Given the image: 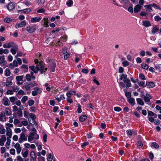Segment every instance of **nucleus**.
I'll use <instances>...</instances> for the list:
<instances>
[{
  "label": "nucleus",
  "instance_id": "nucleus-50",
  "mask_svg": "<svg viewBox=\"0 0 161 161\" xmlns=\"http://www.w3.org/2000/svg\"><path fill=\"white\" fill-rule=\"evenodd\" d=\"M28 97L27 96H24L21 99V102L24 103H25L27 100Z\"/></svg>",
  "mask_w": 161,
  "mask_h": 161
},
{
  "label": "nucleus",
  "instance_id": "nucleus-63",
  "mask_svg": "<svg viewBox=\"0 0 161 161\" xmlns=\"http://www.w3.org/2000/svg\"><path fill=\"white\" fill-rule=\"evenodd\" d=\"M93 81L94 83H96L97 84V85H99L100 84H99V82L98 81V80H97L96 79V77L95 76H94L93 77Z\"/></svg>",
  "mask_w": 161,
  "mask_h": 161
},
{
  "label": "nucleus",
  "instance_id": "nucleus-2",
  "mask_svg": "<svg viewBox=\"0 0 161 161\" xmlns=\"http://www.w3.org/2000/svg\"><path fill=\"white\" fill-rule=\"evenodd\" d=\"M119 77L120 80H123L124 82L126 83V86L127 88L131 86V84L130 82V80L127 78V75H126L122 74L119 75Z\"/></svg>",
  "mask_w": 161,
  "mask_h": 161
},
{
  "label": "nucleus",
  "instance_id": "nucleus-26",
  "mask_svg": "<svg viewBox=\"0 0 161 161\" xmlns=\"http://www.w3.org/2000/svg\"><path fill=\"white\" fill-rule=\"evenodd\" d=\"M9 53V51L7 49H3L2 48L0 49V54H2L3 53L7 54Z\"/></svg>",
  "mask_w": 161,
  "mask_h": 161
},
{
  "label": "nucleus",
  "instance_id": "nucleus-14",
  "mask_svg": "<svg viewBox=\"0 0 161 161\" xmlns=\"http://www.w3.org/2000/svg\"><path fill=\"white\" fill-rule=\"evenodd\" d=\"M152 97L148 93H146L144 96V100L146 103H149L150 102V99H152Z\"/></svg>",
  "mask_w": 161,
  "mask_h": 161
},
{
  "label": "nucleus",
  "instance_id": "nucleus-55",
  "mask_svg": "<svg viewBox=\"0 0 161 161\" xmlns=\"http://www.w3.org/2000/svg\"><path fill=\"white\" fill-rule=\"evenodd\" d=\"M21 11L24 13H27L30 12L31 11V9L30 8H28L21 10Z\"/></svg>",
  "mask_w": 161,
  "mask_h": 161
},
{
  "label": "nucleus",
  "instance_id": "nucleus-46",
  "mask_svg": "<svg viewBox=\"0 0 161 161\" xmlns=\"http://www.w3.org/2000/svg\"><path fill=\"white\" fill-rule=\"evenodd\" d=\"M22 154L23 157L25 158H26L27 157L28 155V151L27 150L24 153L22 152Z\"/></svg>",
  "mask_w": 161,
  "mask_h": 161
},
{
  "label": "nucleus",
  "instance_id": "nucleus-53",
  "mask_svg": "<svg viewBox=\"0 0 161 161\" xmlns=\"http://www.w3.org/2000/svg\"><path fill=\"white\" fill-rule=\"evenodd\" d=\"M64 54V59L65 60L67 59L70 56V54L68 52H67L66 53H65Z\"/></svg>",
  "mask_w": 161,
  "mask_h": 161
},
{
  "label": "nucleus",
  "instance_id": "nucleus-42",
  "mask_svg": "<svg viewBox=\"0 0 161 161\" xmlns=\"http://www.w3.org/2000/svg\"><path fill=\"white\" fill-rule=\"evenodd\" d=\"M158 31V29L156 27H154L152 28V34H154Z\"/></svg>",
  "mask_w": 161,
  "mask_h": 161
},
{
  "label": "nucleus",
  "instance_id": "nucleus-41",
  "mask_svg": "<svg viewBox=\"0 0 161 161\" xmlns=\"http://www.w3.org/2000/svg\"><path fill=\"white\" fill-rule=\"evenodd\" d=\"M128 102L132 104L133 105L135 104V99L133 98H131L129 99Z\"/></svg>",
  "mask_w": 161,
  "mask_h": 161
},
{
  "label": "nucleus",
  "instance_id": "nucleus-24",
  "mask_svg": "<svg viewBox=\"0 0 161 161\" xmlns=\"http://www.w3.org/2000/svg\"><path fill=\"white\" fill-rule=\"evenodd\" d=\"M155 84L153 82H147L146 86H147L148 88H152L154 87Z\"/></svg>",
  "mask_w": 161,
  "mask_h": 161
},
{
  "label": "nucleus",
  "instance_id": "nucleus-60",
  "mask_svg": "<svg viewBox=\"0 0 161 161\" xmlns=\"http://www.w3.org/2000/svg\"><path fill=\"white\" fill-rule=\"evenodd\" d=\"M122 64L125 67L129 65V63L127 61H125L123 62Z\"/></svg>",
  "mask_w": 161,
  "mask_h": 161
},
{
  "label": "nucleus",
  "instance_id": "nucleus-51",
  "mask_svg": "<svg viewBox=\"0 0 161 161\" xmlns=\"http://www.w3.org/2000/svg\"><path fill=\"white\" fill-rule=\"evenodd\" d=\"M31 19V20H40L41 19V18L40 17H35L33 18H31V17H28V19Z\"/></svg>",
  "mask_w": 161,
  "mask_h": 161
},
{
  "label": "nucleus",
  "instance_id": "nucleus-54",
  "mask_svg": "<svg viewBox=\"0 0 161 161\" xmlns=\"http://www.w3.org/2000/svg\"><path fill=\"white\" fill-rule=\"evenodd\" d=\"M139 77V78L141 79L142 80H145L146 79V78L144 75L142 73L140 74Z\"/></svg>",
  "mask_w": 161,
  "mask_h": 161
},
{
  "label": "nucleus",
  "instance_id": "nucleus-34",
  "mask_svg": "<svg viewBox=\"0 0 161 161\" xmlns=\"http://www.w3.org/2000/svg\"><path fill=\"white\" fill-rule=\"evenodd\" d=\"M6 135L7 136H9V138H11L12 135V132L11 129L8 130H7Z\"/></svg>",
  "mask_w": 161,
  "mask_h": 161
},
{
  "label": "nucleus",
  "instance_id": "nucleus-33",
  "mask_svg": "<svg viewBox=\"0 0 161 161\" xmlns=\"http://www.w3.org/2000/svg\"><path fill=\"white\" fill-rule=\"evenodd\" d=\"M29 115L31 117V118L32 119V121H33V124H35V119H36V117L35 115L32 113H30Z\"/></svg>",
  "mask_w": 161,
  "mask_h": 161
},
{
  "label": "nucleus",
  "instance_id": "nucleus-30",
  "mask_svg": "<svg viewBox=\"0 0 161 161\" xmlns=\"http://www.w3.org/2000/svg\"><path fill=\"white\" fill-rule=\"evenodd\" d=\"M87 118V117L85 115H82L80 117L79 119L81 122H84Z\"/></svg>",
  "mask_w": 161,
  "mask_h": 161
},
{
  "label": "nucleus",
  "instance_id": "nucleus-18",
  "mask_svg": "<svg viewBox=\"0 0 161 161\" xmlns=\"http://www.w3.org/2000/svg\"><path fill=\"white\" fill-rule=\"evenodd\" d=\"M26 24V23L25 21H22L20 23L17 24L15 25V28H18L19 27H22L25 26Z\"/></svg>",
  "mask_w": 161,
  "mask_h": 161
},
{
  "label": "nucleus",
  "instance_id": "nucleus-21",
  "mask_svg": "<svg viewBox=\"0 0 161 161\" xmlns=\"http://www.w3.org/2000/svg\"><path fill=\"white\" fill-rule=\"evenodd\" d=\"M25 78L28 81H30L31 80V79L35 80V76H31L30 74H27L25 76Z\"/></svg>",
  "mask_w": 161,
  "mask_h": 161
},
{
  "label": "nucleus",
  "instance_id": "nucleus-11",
  "mask_svg": "<svg viewBox=\"0 0 161 161\" xmlns=\"http://www.w3.org/2000/svg\"><path fill=\"white\" fill-rule=\"evenodd\" d=\"M31 88V86H30L28 82L25 83L24 85L22 86V89L25 90L27 91H30Z\"/></svg>",
  "mask_w": 161,
  "mask_h": 161
},
{
  "label": "nucleus",
  "instance_id": "nucleus-61",
  "mask_svg": "<svg viewBox=\"0 0 161 161\" xmlns=\"http://www.w3.org/2000/svg\"><path fill=\"white\" fill-rule=\"evenodd\" d=\"M89 144V143L88 142H85L83 143L81 145V146L82 148H84L86 146L88 145Z\"/></svg>",
  "mask_w": 161,
  "mask_h": 161
},
{
  "label": "nucleus",
  "instance_id": "nucleus-1",
  "mask_svg": "<svg viewBox=\"0 0 161 161\" xmlns=\"http://www.w3.org/2000/svg\"><path fill=\"white\" fill-rule=\"evenodd\" d=\"M119 77L120 80H123L124 82L126 83V86L127 88L131 86V84L130 82V80L127 78V75H126L122 74L119 75Z\"/></svg>",
  "mask_w": 161,
  "mask_h": 161
},
{
  "label": "nucleus",
  "instance_id": "nucleus-59",
  "mask_svg": "<svg viewBox=\"0 0 161 161\" xmlns=\"http://www.w3.org/2000/svg\"><path fill=\"white\" fill-rule=\"evenodd\" d=\"M125 95L127 98H129L131 97V94L129 92H125Z\"/></svg>",
  "mask_w": 161,
  "mask_h": 161
},
{
  "label": "nucleus",
  "instance_id": "nucleus-15",
  "mask_svg": "<svg viewBox=\"0 0 161 161\" xmlns=\"http://www.w3.org/2000/svg\"><path fill=\"white\" fill-rule=\"evenodd\" d=\"M29 68L35 73H37L39 70V66L38 64L36 67L33 66H31L29 67Z\"/></svg>",
  "mask_w": 161,
  "mask_h": 161
},
{
  "label": "nucleus",
  "instance_id": "nucleus-48",
  "mask_svg": "<svg viewBox=\"0 0 161 161\" xmlns=\"http://www.w3.org/2000/svg\"><path fill=\"white\" fill-rule=\"evenodd\" d=\"M29 83L30 84V86H31V87L37 86V84L35 81H33L32 82H30Z\"/></svg>",
  "mask_w": 161,
  "mask_h": 161
},
{
  "label": "nucleus",
  "instance_id": "nucleus-8",
  "mask_svg": "<svg viewBox=\"0 0 161 161\" xmlns=\"http://www.w3.org/2000/svg\"><path fill=\"white\" fill-rule=\"evenodd\" d=\"M7 62L5 60L4 56H0V64L1 66H5Z\"/></svg>",
  "mask_w": 161,
  "mask_h": 161
},
{
  "label": "nucleus",
  "instance_id": "nucleus-20",
  "mask_svg": "<svg viewBox=\"0 0 161 161\" xmlns=\"http://www.w3.org/2000/svg\"><path fill=\"white\" fill-rule=\"evenodd\" d=\"M18 47L17 46L15 45L14 47H13L10 50V51L12 53V54L13 55H14L16 53V52L18 51Z\"/></svg>",
  "mask_w": 161,
  "mask_h": 161
},
{
  "label": "nucleus",
  "instance_id": "nucleus-49",
  "mask_svg": "<svg viewBox=\"0 0 161 161\" xmlns=\"http://www.w3.org/2000/svg\"><path fill=\"white\" fill-rule=\"evenodd\" d=\"M53 155L52 154L50 153L49 154L48 157L47 158V160L48 161H52L53 159Z\"/></svg>",
  "mask_w": 161,
  "mask_h": 161
},
{
  "label": "nucleus",
  "instance_id": "nucleus-39",
  "mask_svg": "<svg viewBox=\"0 0 161 161\" xmlns=\"http://www.w3.org/2000/svg\"><path fill=\"white\" fill-rule=\"evenodd\" d=\"M151 146V147H153L155 149H157L159 147L158 144L155 142H152Z\"/></svg>",
  "mask_w": 161,
  "mask_h": 161
},
{
  "label": "nucleus",
  "instance_id": "nucleus-52",
  "mask_svg": "<svg viewBox=\"0 0 161 161\" xmlns=\"http://www.w3.org/2000/svg\"><path fill=\"white\" fill-rule=\"evenodd\" d=\"M137 146L139 148H141L143 146V144L142 142L139 141H138Z\"/></svg>",
  "mask_w": 161,
  "mask_h": 161
},
{
  "label": "nucleus",
  "instance_id": "nucleus-37",
  "mask_svg": "<svg viewBox=\"0 0 161 161\" xmlns=\"http://www.w3.org/2000/svg\"><path fill=\"white\" fill-rule=\"evenodd\" d=\"M67 38V35H65L63 37H61L60 40L58 42V43L60 42V40L63 41L64 42L66 41Z\"/></svg>",
  "mask_w": 161,
  "mask_h": 161
},
{
  "label": "nucleus",
  "instance_id": "nucleus-32",
  "mask_svg": "<svg viewBox=\"0 0 161 161\" xmlns=\"http://www.w3.org/2000/svg\"><path fill=\"white\" fill-rule=\"evenodd\" d=\"M155 68L159 72H161V64H157L155 66Z\"/></svg>",
  "mask_w": 161,
  "mask_h": 161
},
{
  "label": "nucleus",
  "instance_id": "nucleus-57",
  "mask_svg": "<svg viewBox=\"0 0 161 161\" xmlns=\"http://www.w3.org/2000/svg\"><path fill=\"white\" fill-rule=\"evenodd\" d=\"M34 139H35L31 135H30L28 137V141L29 142L32 141Z\"/></svg>",
  "mask_w": 161,
  "mask_h": 161
},
{
  "label": "nucleus",
  "instance_id": "nucleus-4",
  "mask_svg": "<svg viewBox=\"0 0 161 161\" xmlns=\"http://www.w3.org/2000/svg\"><path fill=\"white\" fill-rule=\"evenodd\" d=\"M39 70L40 71L41 74H43L44 72H45L47 70V68H45V66L42 62L41 61L39 63Z\"/></svg>",
  "mask_w": 161,
  "mask_h": 161
},
{
  "label": "nucleus",
  "instance_id": "nucleus-3",
  "mask_svg": "<svg viewBox=\"0 0 161 161\" xmlns=\"http://www.w3.org/2000/svg\"><path fill=\"white\" fill-rule=\"evenodd\" d=\"M42 92V89L38 87H35L34 88V91L32 92V95L33 96H36L38 94H40Z\"/></svg>",
  "mask_w": 161,
  "mask_h": 161
},
{
  "label": "nucleus",
  "instance_id": "nucleus-47",
  "mask_svg": "<svg viewBox=\"0 0 161 161\" xmlns=\"http://www.w3.org/2000/svg\"><path fill=\"white\" fill-rule=\"evenodd\" d=\"M43 138L44 142H46L47 141V136L45 133H43Z\"/></svg>",
  "mask_w": 161,
  "mask_h": 161
},
{
  "label": "nucleus",
  "instance_id": "nucleus-29",
  "mask_svg": "<svg viewBox=\"0 0 161 161\" xmlns=\"http://www.w3.org/2000/svg\"><path fill=\"white\" fill-rule=\"evenodd\" d=\"M35 29L33 27H28L26 28V30L29 33H32L35 31Z\"/></svg>",
  "mask_w": 161,
  "mask_h": 161
},
{
  "label": "nucleus",
  "instance_id": "nucleus-58",
  "mask_svg": "<svg viewBox=\"0 0 161 161\" xmlns=\"http://www.w3.org/2000/svg\"><path fill=\"white\" fill-rule=\"evenodd\" d=\"M34 102L33 100H31L28 101V105L30 106H31L34 104Z\"/></svg>",
  "mask_w": 161,
  "mask_h": 161
},
{
  "label": "nucleus",
  "instance_id": "nucleus-31",
  "mask_svg": "<svg viewBox=\"0 0 161 161\" xmlns=\"http://www.w3.org/2000/svg\"><path fill=\"white\" fill-rule=\"evenodd\" d=\"M136 101L137 103L141 105H143L144 104V103L142 100L140 98L136 99Z\"/></svg>",
  "mask_w": 161,
  "mask_h": 161
},
{
  "label": "nucleus",
  "instance_id": "nucleus-64",
  "mask_svg": "<svg viewBox=\"0 0 161 161\" xmlns=\"http://www.w3.org/2000/svg\"><path fill=\"white\" fill-rule=\"evenodd\" d=\"M48 85H49V84L48 83H46L45 84V86L46 87V89L48 91H50L51 90V88L50 87L48 86Z\"/></svg>",
  "mask_w": 161,
  "mask_h": 161
},
{
  "label": "nucleus",
  "instance_id": "nucleus-17",
  "mask_svg": "<svg viewBox=\"0 0 161 161\" xmlns=\"http://www.w3.org/2000/svg\"><path fill=\"white\" fill-rule=\"evenodd\" d=\"M60 18V17L59 16H56L55 17H52V18L46 16L44 18L43 20H48L49 19H50V20H55V19H58Z\"/></svg>",
  "mask_w": 161,
  "mask_h": 161
},
{
  "label": "nucleus",
  "instance_id": "nucleus-45",
  "mask_svg": "<svg viewBox=\"0 0 161 161\" xmlns=\"http://www.w3.org/2000/svg\"><path fill=\"white\" fill-rule=\"evenodd\" d=\"M10 70L9 69H6L5 70V75L6 76H8L10 75Z\"/></svg>",
  "mask_w": 161,
  "mask_h": 161
},
{
  "label": "nucleus",
  "instance_id": "nucleus-56",
  "mask_svg": "<svg viewBox=\"0 0 161 161\" xmlns=\"http://www.w3.org/2000/svg\"><path fill=\"white\" fill-rule=\"evenodd\" d=\"M23 3L27 6H29L31 5L30 2L28 0L25 1Z\"/></svg>",
  "mask_w": 161,
  "mask_h": 161
},
{
  "label": "nucleus",
  "instance_id": "nucleus-25",
  "mask_svg": "<svg viewBox=\"0 0 161 161\" xmlns=\"http://www.w3.org/2000/svg\"><path fill=\"white\" fill-rule=\"evenodd\" d=\"M141 8V6L139 5H136L134 8V12L135 13H137L140 10Z\"/></svg>",
  "mask_w": 161,
  "mask_h": 161
},
{
  "label": "nucleus",
  "instance_id": "nucleus-7",
  "mask_svg": "<svg viewBox=\"0 0 161 161\" xmlns=\"http://www.w3.org/2000/svg\"><path fill=\"white\" fill-rule=\"evenodd\" d=\"M48 67L50 69L52 72L54 71V69L56 67V64L54 60H52V61L49 65Z\"/></svg>",
  "mask_w": 161,
  "mask_h": 161
},
{
  "label": "nucleus",
  "instance_id": "nucleus-12",
  "mask_svg": "<svg viewBox=\"0 0 161 161\" xmlns=\"http://www.w3.org/2000/svg\"><path fill=\"white\" fill-rule=\"evenodd\" d=\"M16 44L13 42H9L8 43L4 44L3 46L4 48H9L10 47H14Z\"/></svg>",
  "mask_w": 161,
  "mask_h": 161
},
{
  "label": "nucleus",
  "instance_id": "nucleus-36",
  "mask_svg": "<svg viewBox=\"0 0 161 161\" xmlns=\"http://www.w3.org/2000/svg\"><path fill=\"white\" fill-rule=\"evenodd\" d=\"M152 7H153L155 9L161 10V8L158 6L155 3H151Z\"/></svg>",
  "mask_w": 161,
  "mask_h": 161
},
{
  "label": "nucleus",
  "instance_id": "nucleus-5",
  "mask_svg": "<svg viewBox=\"0 0 161 161\" xmlns=\"http://www.w3.org/2000/svg\"><path fill=\"white\" fill-rule=\"evenodd\" d=\"M31 131L32 132L30 133V135H31L35 139H39V135L36 133V129L33 128L31 130Z\"/></svg>",
  "mask_w": 161,
  "mask_h": 161
},
{
  "label": "nucleus",
  "instance_id": "nucleus-22",
  "mask_svg": "<svg viewBox=\"0 0 161 161\" xmlns=\"http://www.w3.org/2000/svg\"><path fill=\"white\" fill-rule=\"evenodd\" d=\"M14 8V4L13 3H9L7 6L8 9L10 11L13 10Z\"/></svg>",
  "mask_w": 161,
  "mask_h": 161
},
{
  "label": "nucleus",
  "instance_id": "nucleus-43",
  "mask_svg": "<svg viewBox=\"0 0 161 161\" xmlns=\"http://www.w3.org/2000/svg\"><path fill=\"white\" fill-rule=\"evenodd\" d=\"M17 115L20 117H21L23 115L22 111L21 109H19L17 112Z\"/></svg>",
  "mask_w": 161,
  "mask_h": 161
},
{
  "label": "nucleus",
  "instance_id": "nucleus-62",
  "mask_svg": "<svg viewBox=\"0 0 161 161\" xmlns=\"http://www.w3.org/2000/svg\"><path fill=\"white\" fill-rule=\"evenodd\" d=\"M17 159L19 161H24L25 158H22L20 156L17 157Z\"/></svg>",
  "mask_w": 161,
  "mask_h": 161
},
{
  "label": "nucleus",
  "instance_id": "nucleus-35",
  "mask_svg": "<svg viewBox=\"0 0 161 161\" xmlns=\"http://www.w3.org/2000/svg\"><path fill=\"white\" fill-rule=\"evenodd\" d=\"M73 3L72 0H69L67 1L66 5L69 7H71L73 5Z\"/></svg>",
  "mask_w": 161,
  "mask_h": 161
},
{
  "label": "nucleus",
  "instance_id": "nucleus-6",
  "mask_svg": "<svg viewBox=\"0 0 161 161\" xmlns=\"http://www.w3.org/2000/svg\"><path fill=\"white\" fill-rule=\"evenodd\" d=\"M23 77V75L17 76L16 77V79L17 81V83L18 85L22 84L24 82Z\"/></svg>",
  "mask_w": 161,
  "mask_h": 161
},
{
  "label": "nucleus",
  "instance_id": "nucleus-13",
  "mask_svg": "<svg viewBox=\"0 0 161 161\" xmlns=\"http://www.w3.org/2000/svg\"><path fill=\"white\" fill-rule=\"evenodd\" d=\"M0 120L2 122H5L6 121L5 113L4 111H2L0 114Z\"/></svg>",
  "mask_w": 161,
  "mask_h": 161
},
{
  "label": "nucleus",
  "instance_id": "nucleus-16",
  "mask_svg": "<svg viewBox=\"0 0 161 161\" xmlns=\"http://www.w3.org/2000/svg\"><path fill=\"white\" fill-rule=\"evenodd\" d=\"M14 147L16 149L17 153L19 154L21 150V148L20 147V145L18 143H17L14 146Z\"/></svg>",
  "mask_w": 161,
  "mask_h": 161
},
{
  "label": "nucleus",
  "instance_id": "nucleus-38",
  "mask_svg": "<svg viewBox=\"0 0 161 161\" xmlns=\"http://www.w3.org/2000/svg\"><path fill=\"white\" fill-rule=\"evenodd\" d=\"M137 82V83L139 85V86H143V87H144L145 86H146V85H145V82L144 81H139L138 80Z\"/></svg>",
  "mask_w": 161,
  "mask_h": 161
},
{
  "label": "nucleus",
  "instance_id": "nucleus-40",
  "mask_svg": "<svg viewBox=\"0 0 161 161\" xmlns=\"http://www.w3.org/2000/svg\"><path fill=\"white\" fill-rule=\"evenodd\" d=\"M126 132L128 135L131 136L132 134H134V135H136V133L134 132L133 131L131 130H128L126 131Z\"/></svg>",
  "mask_w": 161,
  "mask_h": 161
},
{
  "label": "nucleus",
  "instance_id": "nucleus-28",
  "mask_svg": "<svg viewBox=\"0 0 161 161\" xmlns=\"http://www.w3.org/2000/svg\"><path fill=\"white\" fill-rule=\"evenodd\" d=\"M144 7L146 9V10L148 12H151L153 11L152 9L151 4L149 5H146L144 6Z\"/></svg>",
  "mask_w": 161,
  "mask_h": 161
},
{
  "label": "nucleus",
  "instance_id": "nucleus-9",
  "mask_svg": "<svg viewBox=\"0 0 161 161\" xmlns=\"http://www.w3.org/2000/svg\"><path fill=\"white\" fill-rule=\"evenodd\" d=\"M27 140V138L26 137L24 133H21L20 134V137L19 138V142L20 143H22L23 141H26Z\"/></svg>",
  "mask_w": 161,
  "mask_h": 161
},
{
  "label": "nucleus",
  "instance_id": "nucleus-10",
  "mask_svg": "<svg viewBox=\"0 0 161 161\" xmlns=\"http://www.w3.org/2000/svg\"><path fill=\"white\" fill-rule=\"evenodd\" d=\"M2 102L4 106H9L10 103L8 98L6 97H4L2 100Z\"/></svg>",
  "mask_w": 161,
  "mask_h": 161
},
{
  "label": "nucleus",
  "instance_id": "nucleus-44",
  "mask_svg": "<svg viewBox=\"0 0 161 161\" xmlns=\"http://www.w3.org/2000/svg\"><path fill=\"white\" fill-rule=\"evenodd\" d=\"M142 68L145 69H148L149 68V66L145 64H141Z\"/></svg>",
  "mask_w": 161,
  "mask_h": 161
},
{
  "label": "nucleus",
  "instance_id": "nucleus-23",
  "mask_svg": "<svg viewBox=\"0 0 161 161\" xmlns=\"http://www.w3.org/2000/svg\"><path fill=\"white\" fill-rule=\"evenodd\" d=\"M142 25L145 27H148L151 26V24L149 21H143Z\"/></svg>",
  "mask_w": 161,
  "mask_h": 161
},
{
  "label": "nucleus",
  "instance_id": "nucleus-19",
  "mask_svg": "<svg viewBox=\"0 0 161 161\" xmlns=\"http://www.w3.org/2000/svg\"><path fill=\"white\" fill-rule=\"evenodd\" d=\"M6 138L5 135H2L0 138V145L3 146L4 145V142L6 141Z\"/></svg>",
  "mask_w": 161,
  "mask_h": 161
},
{
  "label": "nucleus",
  "instance_id": "nucleus-27",
  "mask_svg": "<svg viewBox=\"0 0 161 161\" xmlns=\"http://www.w3.org/2000/svg\"><path fill=\"white\" fill-rule=\"evenodd\" d=\"M5 114H6L7 116H8L11 114L12 111L11 110L8 108H6L5 110Z\"/></svg>",
  "mask_w": 161,
  "mask_h": 161
}]
</instances>
